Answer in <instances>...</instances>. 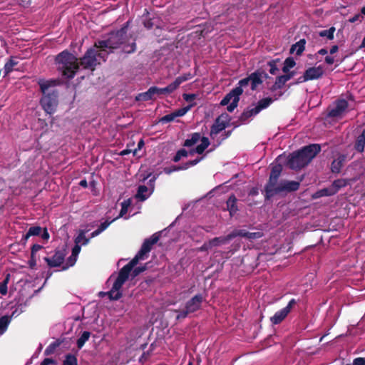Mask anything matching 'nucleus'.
<instances>
[{
	"instance_id": "9d476101",
	"label": "nucleus",
	"mask_w": 365,
	"mask_h": 365,
	"mask_svg": "<svg viewBox=\"0 0 365 365\" xmlns=\"http://www.w3.org/2000/svg\"><path fill=\"white\" fill-rule=\"evenodd\" d=\"M162 232V231L157 232L144 240L140 250H138V261L144 260L148 257V254L151 251L153 246L159 241Z\"/></svg>"
},
{
	"instance_id": "a211bd4d",
	"label": "nucleus",
	"mask_w": 365,
	"mask_h": 365,
	"mask_svg": "<svg viewBox=\"0 0 365 365\" xmlns=\"http://www.w3.org/2000/svg\"><path fill=\"white\" fill-rule=\"evenodd\" d=\"M304 73L307 75L308 81H313L322 78L324 73V71L322 66H319L317 67H310L307 68Z\"/></svg>"
},
{
	"instance_id": "1a4fd4ad",
	"label": "nucleus",
	"mask_w": 365,
	"mask_h": 365,
	"mask_svg": "<svg viewBox=\"0 0 365 365\" xmlns=\"http://www.w3.org/2000/svg\"><path fill=\"white\" fill-rule=\"evenodd\" d=\"M243 89L240 88H235L232 89L220 102L221 106H227V111L232 113L238 106L240 96L242 94Z\"/></svg>"
},
{
	"instance_id": "f257e3e1",
	"label": "nucleus",
	"mask_w": 365,
	"mask_h": 365,
	"mask_svg": "<svg viewBox=\"0 0 365 365\" xmlns=\"http://www.w3.org/2000/svg\"><path fill=\"white\" fill-rule=\"evenodd\" d=\"M129 24L130 21H128L120 29L110 32L107 38L96 41L95 46L108 53V55L115 49H120V53L125 55L134 53L137 36L128 33Z\"/></svg>"
},
{
	"instance_id": "603ef678",
	"label": "nucleus",
	"mask_w": 365,
	"mask_h": 365,
	"mask_svg": "<svg viewBox=\"0 0 365 365\" xmlns=\"http://www.w3.org/2000/svg\"><path fill=\"white\" fill-rule=\"evenodd\" d=\"M175 117L173 112L170 114L165 115L163 117H162L160 119V122H161L162 123H167L173 121L175 120Z\"/></svg>"
},
{
	"instance_id": "5701e85b",
	"label": "nucleus",
	"mask_w": 365,
	"mask_h": 365,
	"mask_svg": "<svg viewBox=\"0 0 365 365\" xmlns=\"http://www.w3.org/2000/svg\"><path fill=\"white\" fill-rule=\"evenodd\" d=\"M235 237V235L233 233L229 234L227 236L223 237H217L213 239L209 240L212 247H218L222 245H225L230 242L233 237Z\"/></svg>"
},
{
	"instance_id": "72a5a7b5",
	"label": "nucleus",
	"mask_w": 365,
	"mask_h": 365,
	"mask_svg": "<svg viewBox=\"0 0 365 365\" xmlns=\"http://www.w3.org/2000/svg\"><path fill=\"white\" fill-rule=\"evenodd\" d=\"M61 341L59 340H56L55 341L51 343L45 349L44 355L49 356L53 354L56 349L61 345Z\"/></svg>"
},
{
	"instance_id": "e2e57ef3",
	"label": "nucleus",
	"mask_w": 365,
	"mask_h": 365,
	"mask_svg": "<svg viewBox=\"0 0 365 365\" xmlns=\"http://www.w3.org/2000/svg\"><path fill=\"white\" fill-rule=\"evenodd\" d=\"M212 248L210 242H205L200 248L199 250L202 252L207 251L208 250Z\"/></svg>"
},
{
	"instance_id": "6ab92c4d",
	"label": "nucleus",
	"mask_w": 365,
	"mask_h": 365,
	"mask_svg": "<svg viewBox=\"0 0 365 365\" xmlns=\"http://www.w3.org/2000/svg\"><path fill=\"white\" fill-rule=\"evenodd\" d=\"M254 112V108L251 109L247 108L241 113L238 120L237 121L233 122L232 124L234 125L235 128L240 126V125L245 123L250 118L257 114V113Z\"/></svg>"
},
{
	"instance_id": "13d9d810",
	"label": "nucleus",
	"mask_w": 365,
	"mask_h": 365,
	"mask_svg": "<svg viewBox=\"0 0 365 365\" xmlns=\"http://www.w3.org/2000/svg\"><path fill=\"white\" fill-rule=\"evenodd\" d=\"M179 170H180L179 165H172L170 167H165L163 169L164 173L168 175L171 174L173 172L179 171Z\"/></svg>"
},
{
	"instance_id": "412c9836",
	"label": "nucleus",
	"mask_w": 365,
	"mask_h": 365,
	"mask_svg": "<svg viewBox=\"0 0 365 365\" xmlns=\"http://www.w3.org/2000/svg\"><path fill=\"white\" fill-rule=\"evenodd\" d=\"M346 156L344 154H340L336 159H334L331 165V170L333 173H339L344 163L346 160Z\"/></svg>"
},
{
	"instance_id": "0eeeda50",
	"label": "nucleus",
	"mask_w": 365,
	"mask_h": 365,
	"mask_svg": "<svg viewBox=\"0 0 365 365\" xmlns=\"http://www.w3.org/2000/svg\"><path fill=\"white\" fill-rule=\"evenodd\" d=\"M158 175L149 173L148 174L140 175L139 181L143 183L148 179L147 185H138V202H143L147 200L154 192L155 180Z\"/></svg>"
},
{
	"instance_id": "2f4dec72",
	"label": "nucleus",
	"mask_w": 365,
	"mask_h": 365,
	"mask_svg": "<svg viewBox=\"0 0 365 365\" xmlns=\"http://www.w3.org/2000/svg\"><path fill=\"white\" fill-rule=\"evenodd\" d=\"M155 94L153 89V86H151L146 92L138 93V101H149L155 99Z\"/></svg>"
},
{
	"instance_id": "c756f323",
	"label": "nucleus",
	"mask_w": 365,
	"mask_h": 365,
	"mask_svg": "<svg viewBox=\"0 0 365 365\" xmlns=\"http://www.w3.org/2000/svg\"><path fill=\"white\" fill-rule=\"evenodd\" d=\"M16 57L11 56L4 65V76L8 75L14 70V67L18 64Z\"/></svg>"
},
{
	"instance_id": "680f3d73",
	"label": "nucleus",
	"mask_w": 365,
	"mask_h": 365,
	"mask_svg": "<svg viewBox=\"0 0 365 365\" xmlns=\"http://www.w3.org/2000/svg\"><path fill=\"white\" fill-rule=\"evenodd\" d=\"M29 267L31 269L35 268V267L36 265V255H32L31 254V258H30V259L29 261Z\"/></svg>"
},
{
	"instance_id": "39448f33",
	"label": "nucleus",
	"mask_w": 365,
	"mask_h": 365,
	"mask_svg": "<svg viewBox=\"0 0 365 365\" xmlns=\"http://www.w3.org/2000/svg\"><path fill=\"white\" fill-rule=\"evenodd\" d=\"M55 61L62 76L68 79L75 76L80 66L78 58L67 50L59 53L56 56Z\"/></svg>"
},
{
	"instance_id": "6e6d98bb",
	"label": "nucleus",
	"mask_w": 365,
	"mask_h": 365,
	"mask_svg": "<svg viewBox=\"0 0 365 365\" xmlns=\"http://www.w3.org/2000/svg\"><path fill=\"white\" fill-rule=\"evenodd\" d=\"M250 83H251V80H250V76L249 75L247 78L241 79L238 82V86H237L236 88H242L243 87L248 86Z\"/></svg>"
},
{
	"instance_id": "423d86ee",
	"label": "nucleus",
	"mask_w": 365,
	"mask_h": 365,
	"mask_svg": "<svg viewBox=\"0 0 365 365\" xmlns=\"http://www.w3.org/2000/svg\"><path fill=\"white\" fill-rule=\"evenodd\" d=\"M108 57V53H106L102 49L95 46L88 48L84 55L78 58L79 66L85 70L93 71L96 66L105 62Z\"/></svg>"
},
{
	"instance_id": "cd10ccee",
	"label": "nucleus",
	"mask_w": 365,
	"mask_h": 365,
	"mask_svg": "<svg viewBox=\"0 0 365 365\" xmlns=\"http://www.w3.org/2000/svg\"><path fill=\"white\" fill-rule=\"evenodd\" d=\"M200 140L201 143L195 148L196 153L200 155L202 154L210 144V140L207 137H202Z\"/></svg>"
},
{
	"instance_id": "f8f14e48",
	"label": "nucleus",
	"mask_w": 365,
	"mask_h": 365,
	"mask_svg": "<svg viewBox=\"0 0 365 365\" xmlns=\"http://www.w3.org/2000/svg\"><path fill=\"white\" fill-rule=\"evenodd\" d=\"M297 304L295 299H292L287 304V305L283 309L277 311L273 317L270 318V321L272 324H280L291 312L292 307Z\"/></svg>"
},
{
	"instance_id": "f704fd0d",
	"label": "nucleus",
	"mask_w": 365,
	"mask_h": 365,
	"mask_svg": "<svg viewBox=\"0 0 365 365\" xmlns=\"http://www.w3.org/2000/svg\"><path fill=\"white\" fill-rule=\"evenodd\" d=\"M11 322V317L4 315L0 318V334H3Z\"/></svg>"
},
{
	"instance_id": "58836bf2",
	"label": "nucleus",
	"mask_w": 365,
	"mask_h": 365,
	"mask_svg": "<svg viewBox=\"0 0 365 365\" xmlns=\"http://www.w3.org/2000/svg\"><path fill=\"white\" fill-rule=\"evenodd\" d=\"M334 31L335 28L334 26H331L329 29L320 31L319 32V35L321 37H327L329 40H332L334 37Z\"/></svg>"
},
{
	"instance_id": "aec40b11",
	"label": "nucleus",
	"mask_w": 365,
	"mask_h": 365,
	"mask_svg": "<svg viewBox=\"0 0 365 365\" xmlns=\"http://www.w3.org/2000/svg\"><path fill=\"white\" fill-rule=\"evenodd\" d=\"M153 89L155 97L169 95L173 93L177 88L175 87V85L173 82L165 88H158L157 86H153Z\"/></svg>"
},
{
	"instance_id": "c85d7f7f",
	"label": "nucleus",
	"mask_w": 365,
	"mask_h": 365,
	"mask_svg": "<svg viewBox=\"0 0 365 365\" xmlns=\"http://www.w3.org/2000/svg\"><path fill=\"white\" fill-rule=\"evenodd\" d=\"M235 235V236L238 235V236H240L242 237H246L248 239H256V238H259L262 236V234L259 232H250L245 230H240Z\"/></svg>"
},
{
	"instance_id": "c9c22d12",
	"label": "nucleus",
	"mask_w": 365,
	"mask_h": 365,
	"mask_svg": "<svg viewBox=\"0 0 365 365\" xmlns=\"http://www.w3.org/2000/svg\"><path fill=\"white\" fill-rule=\"evenodd\" d=\"M131 202H132V200L130 198L125 200L122 202L121 210L120 211L118 217H116L115 219H118V217H121L127 213L128 207L130 206Z\"/></svg>"
},
{
	"instance_id": "4be33fe9",
	"label": "nucleus",
	"mask_w": 365,
	"mask_h": 365,
	"mask_svg": "<svg viewBox=\"0 0 365 365\" xmlns=\"http://www.w3.org/2000/svg\"><path fill=\"white\" fill-rule=\"evenodd\" d=\"M237 199L235 195H231L227 202V210L229 211L231 217L234 216L239 210L237 207Z\"/></svg>"
},
{
	"instance_id": "052dcab7",
	"label": "nucleus",
	"mask_w": 365,
	"mask_h": 365,
	"mask_svg": "<svg viewBox=\"0 0 365 365\" xmlns=\"http://www.w3.org/2000/svg\"><path fill=\"white\" fill-rule=\"evenodd\" d=\"M80 251H81V246L79 245V244H76L75 246L72 249L71 255H73V257H77Z\"/></svg>"
},
{
	"instance_id": "20e7f679",
	"label": "nucleus",
	"mask_w": 365,
	"mask_h": 365,
	"mask_svg": "<svg viewBox=\"0 0 365 365\" xmlns=\"http://www.w3.org/2000/svg\"><path fill=\"white\" fill-rule=\"evenodd\" d=\"M43 94L40 103L43 109L48 114H53L58 106V92L55 88V81L40 79L38 82Z\"/></svg>"
},
{
	"instance_id": "ea45409f",
	"label": "nucleus",
	"mask_w": 365,
	"mask_h": 365,
	"mask_svg": "<svg viewBox=\"0 0 365 365\" xmlns=\"http://www.w3.org/2000/svg\"><path fill=\"white\" fill-rule=\"evenodd\" d=\"M63 365H78L77 357L71 354H66Z\"/></svg>"
},
{
	"instance_id": "49530a36",
	"label": "nucleus",
	"mask_w": 365,
	"mask_h": 365,
	"mask_svg": "<svg viewBox=\"0 0 365 365\" xmlns=\"http://www.w3.org/2000/svg\"><path fill=\"white\" fill-rule=\"evenodd\" d=\"M188 155V151H187L185 149L182 148L177 151L175 155L173 158V161L175 163H178L180 160V159L184 157H187Z\"/></svg>"
},
{
	"instance_id": "bf43d9fd",
	"label": "nucleus",
	"mask_w": 365,
	"mask_h": 365,
	"mask_svg": "<svg viewBox=\"0 0 365 365\" xmlns=\"http://www.w3.org/2000/svg\"><path fill=\"white\" fill-rule=\"evenodd\" d=\"M43 247L41 245H38V244H34L32 247H31V254L32 255H36V253L41 250V249H43Z\"/></svg>"
},
{
	"instance_id": "4468645a",
	"label": "nucleus",
	"mask_w": 365,
	"mask_h": 365,
	"mask_svg": "<svg viewBox=\"0 0 365 365\" xmlns=\"http://www.w3.org/2000/svg\"><path fill=\"white\" fill-rule=\"evenodd\" d=\"M66 255V250L64 249L57 250L52 257H44V260L49 267H60L63 263Z\"/></svg>"
},
{
	"instance_id": "ddd939ff",
	"label": "nucleus",
	"mask_w": 365,
	"mask_h": 365,
	"mask_svg": "<svg viewBox=\"0 0 365 365\" xmlns=\"http://www.w3.org/2000/svg\"><path fill=\"white\" fill-rule=\"evenodd\" d=\"M278 179L272 176L269 177V180L266 183L264 189V198L266 200H270L274 196L278 195L279 184Z\"/></svg>"
},
{
	"instance_id": "c03bdc74",
	"label": "nucleus",
	"mask_w": 365,
	"mask_h": 365,
	"mask_svg": "<svg viewBox=\"0 0 365 365\" xmlns=\"http://www.w3.org/2000/svg\"><path fill=\"white\" fill-rule=\"evenodd\" d=\"M279 61V58L271 60L267 62V66L269 67V72L272 75H275L279 71V68L277 66V63Z\"/></svg>"
},
{
	"instance_id": "b1692460",
	"label": "nucleus",
	"mask_w": 365,
	"mask_h": 365,
	"mask_svg": "<svg viewBox=\"0 0 365 365\" xmlns=\"http://www.w3.org/2000/svg\"><path fill=\"white\" fill-rule=\"evenodd\" d=\"M273 101L274 100L271 97H267L259 100L254 108V113H257L258 114L261 110L268 108Z\"/></svg>"
},
{
	"instance_id": "f03ea898",
	"label": "nucleus",
	"mask_w": 365,
	"mask_h": 365,
	"mask_svg": "<svg viewBox=\"0 0 365 365\" xmlns=\"http://www.w3.org/2000/svg\"><path fill=\"white\" fill-rule=\"evenodd\" d=\"M321 151L319 144H310L293 152L289 156L287 165L292 170H299L306 167Z\"/></svg>"
},
{
	"instance_id": "3c124183",
	"label": "nucleus",
	"mask_w": 365,
	"mask_h": 365,
	"mask_svg": "<svg viewBox=\"0 0 365 365\" xmlns=\"http://www.w3.org/2000/svg\"><path fill=\"white\" fill-rule=\"evenodd\" d=\"M77 260V257H73V255H71L66 260V262L65 264L63 265L62 269L66 270L70 267H72L75 264Z\"/></svg>"
},
{
	"instance_id": "338daca9",
	"label": "nucleus",
	"mask_w": 365,
	"mask_h": 365,
	"mask_svg": "<svg viewBox=\"0 0 365 365\" xmlns=\"http://www.w3.org/2000/svg\"><path fill=\"white\" fill-rule=\"evenodd\" d=\"M56 361L54 359H50V358H46L44 359L42 362L41 363V365H49V364H55Z\"/></svg>"
},
{
	"instance_id": "f3484780",
	"label": "nucleus",
	"mask_w": 365,
	"mask_h": 365,
	"mask_svg": "<svg viewBox=\"0 0 365 365\" xmlns=\"http://www.w3.org/2000/svg\"><path fill=\"white\" fill-rule=\"evenodd\" d=\"M348 107V102L344 99L338 100L334 108L329 110L328 115L331 118L340 116Z\"/></svg>"
},
{
	"instance_id": "2eb2a0df",
	"label": "nucleus",
	"mask_w": 365,
	"mask_h": 365,
	"mask_svg": "<svg viewBox=\"0 0 365 365\" xmlns=\"http://www.w3.org/2000/svg\"><path fill=\"white\" fill-rule=\"evenodd\" d=\"M251 90L255 91L263 83L264 79L269 78L268 74L262 68L257 69L250 75Z\"/></svg>"
},
{
	"instance_id": "7c9ffc66",
	"label": "nucleus",
	"mask_w": 365,
	"mask_h": 365,
	"mask_svg": "<svg viewBox=\"0 0 365 365\" xmlns=\"http://www.w3.org/2000/svg\"><path fill=\"white\" fill-rule=\"evenodd\" d=\"M365 146V134L363 132L361 135H359L356 140L354 148L355 149L360 153L364 151Z\"/></svg>"
},
{
	"instance_id": "09e8293b",
	"label": "nucleus",
	"mask_w": 365,
	"mask_h": 365,
	"mask_svg": "<svg viewBox=\"0 0 365 365\" xmlns=\"http://www.w3.org/2000/svg\"><path fill=\"white\" fill-rule=\"evenodd\" d=\"M42 228L40 226L31 227L27 232V237L38 236L41 233Z\"/></svg>"
},
{
	"instance_id": "6e6552de",
	"label": "nucleus",
	"mask_w": 365,
	"mask_h": 365,
	"mask_svg": "<svg viewBox=\"0 0 365 365\" xmlns=\"http://www.w3.org/2000/svg\"><path fill=\"white\" fill-rule=\"evenodd\" d=\"M204 297L202 294H197L189 299L185 305V308L182 310H175L178 313L176 316L177 320L185 319L190 314L194 313L201 309Z\"/></svg>"
},
{
	"instance_id": "9b49d317",
	"label": "nucleus",
	"mask_w": 365,
	"mask_h": 365,
	"mask_svg": "<svg viewBox=\"0 0 365 365\" xmlns=\"http://www.w3.org/2000/svg\"><path fill=\"white\" fill-rule=\"evenodd\" d=\"M231 118L227 113H222L218 116L210 129V136L216 135L223 130H225L229 125Z\"/></svg>"
},
{
	"instance_id": "69168bd1",
	"label": "nucleus",
	"mask_w": 365,
	"mask_h": 365,
	"mask_svg": "<svg viewBox=\"0 0 365 365\" xmlns=\"http://www.w3.org/2000/svg\"><path fill=\"white\" fill-rule=\"evenodd\" d=\"M7 285L4 283L0 282V294L2 295H6L7 294Z\"/></svg>"
},
{
	"instance_id": "4d7b16f0",
	"label": "nucleus",
	"mask_w": 365,
	"mask_h": 365,
	"mask_svg": "<svg viewBox=\"0 0 365 365\" xmlns=\"http://www.w3.org/2000/svg\"><path fill=\"white\" fill-rule=\"evenodd\" d=\"M284 65L288 67L289 68H292L293 67L295 66L296 62L292 57H288L285 59Z\"/></svg>"
},
{
	"instance_id": "e433bc0d",
	"label": "nucleus",
	"mask_w": 365,
	"mask_h": 365,
	"mask_svg": "<svg viewBox=\"0 0 365 365\" xmlns=\"http://www.w3.org/2000/svg\"><path fill=\"white\" fill-rule=\"evenodd\" d=\"M192 77V76L190 73H185L182 76L177 77L173 83L175 85L176 88H178L181 83L189 79H191Z\"/></svg>"
},
{
	"instance_id": "5fc2aeb1",
	"label": "nucleus",
	"mask_w": 365,
	"mask_h": 365,
	"mask_svg": "<svg viewBox=\"0 0 365 365\" xmlns=\"http://www.w3.org/2000/svg\"><path fill=\"white\" fill-rule=\"evenodd\" d=\"M183 99L190 104L193 103L192 101L196 99L197 95L194 93H184L182 95Z\"/></svg>"
},
{
	"instance_id": "7ed1b4c3",
	"label": "nucleus",
	"mask_w": 365,
	"mask_h": 365,
	"mask_svg": "<svg viewBox=\"0 0 365 365\" xmlns=\"http://www.w3.org/2000/svg\"><path fill=\"white\" fill-rule=\"evenodd\" d=\"M137 264V255L128 262L123 266L119 271L118 276L115 277L111 289L107 292H101L100 296L108 295L110 300H118L122 297L120 291L123 284L128 280L130 272L133 271L135 275H137V269L134 268Z\"/></svg>"
},
{
	"instance_id": "393cba45",
	"label": "nucleus",
	"mask_w": 365,
	"mask_h": 365,
	"mask_svg": "<svg viewBox=\"0 0 365 365\" xmlns=\"http://www.w3.org/2000/svg\"><path fill=\"white\" fill-rule=\"evenodd\" d=\"M306 40L304 38L300 39L291 46L290 53H292L296 51L297 56H300L305 49Z\"/></svg>"
},
{
	"instance_id": "dca6fc26",
	"label": "nucleus",
	"mask_w": 365,
	"mask_h": 365,
	"mask_svg": "<svg viewBox=\"0 0 365 365\" xmlns=\"http://www.w3.org/2000/svg\"><path fill=\"white\" fill-rule=\"evenodd\" d=\"M299 186L300 183L297 181L282 180L279 183L278 194L297 191Z\"/></svg>"
},
{
	"instance_id": "79ce46f5",
	"label": "nucleus",
	"mask_w": 365,
	"mask_h": 365,
	"mask_svg": "<svg viewBox=\"0 0 365 365\" xmlns=\"http://www.w3.org/2000/svg\"><path fill=\"white\" fill-rule=\"evenodd\" d=\"M203 159V157H198L195 160H189L187 162H186L185 163H184L182 165H179L180 167V170H187L190 167H192V166H194L195 165H197L198 163H200L202 160Z\"/></svg>"
},
{
	"instance_id": "0e129e2a",
	"label": "nucleus",
	"mask_w": 365,
	"mask_h": 365,
	"mask_svg": "<svg viewBox=\"0 0 365 365\" xmlns=\"http://www.w3.org/2000/svg\"><path fill=\"white\" fill-rule=\"evenodd\" d=\"M354 365H365V358L358 357L354 359Z\"/></svg>"
},
{
	"instance_id": "a19ab883",
	"label": "nucleus",
	"mask_w": 365,
	"mask_h": 365,
	"mask_svg": "<svg viewBox=\"0 0 365 365\" xmlns=\"http://www.w3.org/2000/svg\"><path fill=\"white\" fill-rule=\"evenodd\" d=\"M203 159V157H198L195 160H189L187 162H186L185 163H184L182 165H179L180 167V170H187L190 167H192V166H194L195 165H197L198 163H200L202 160Z\"/></svg>"
},
{
	"instance_id": "774afa93",
	"label": "nucleus",
	"mask_w": 365,
	"mask_h": 365,
	"mask_svg": "<svg viewBox=\"0 0 365 365\" xmlns=\"http://www.w3.org/2000/svg\"><path fill=\"white\" fill-rule=\"evenodd\" d=\"M143 24L144 26L148 29H152L154 25L153 22L152 21V19L145 20L143 21Z\"/></svg>"
},
{
	"instance_id": "bb28decb",
	"label": "nucleus",
	"mask_w": 365,
	"mask_h": 365,
	"mask_svg": "<svg viewBox=\"0 0 365 365\" xmlns=\"http://www.w3.org/2000/svg\"><path fill=\"white\" fill-rule=\"evenodd\" d=\"M201 138L200 133H193L191 134L190 138H187L185 140L183 146L191 147L196 144Z\"/></svg>"
},
{
	"instance_id": "4c0bfd02",
	"label": "nucleus",
	"mask_w": 365,
	"mask_h": 365,
	"mask_svg": "<svg viewBox=\"0 0 365 365\" xmlns=\"http://www.w3.org/2000/svg\"><path fill=\"white\" fill-rule=\"evenodd\" d=\"M85 233L86 232L84 230H80L79 234L75 238V244L81 243L83 245H86L89 242V239L86 237Z\"/></svg>"
},
{
	"instance_id": "de8ad7c7",
	"label": "nucleus",
	"mask_w": 365,
	"mask_h": 365,
	"mask_svg": "<svg viewBox=\"0 0 365 365\" xmlns=\"http://www.w3.org/2000/svg\"><path fill=\"white\" fill-rule=\"evenodd\" d=\"M335 194V192L333 191V189L330 188H324L316 192V197H324V196H331Z\"/></svg>"
},
{
	"instance_id": "37998d69",
	"label": "nucleus",
	"mask_w": 365,
	"mask_h": 365,
	"mask_svg": "<svg viewBox=\"0 0 365 365\" xmlns=\"http://www.w3.org/2000/svg\"><path fill=\"white\" fill-rule=\"evenodd\" d=\"M282 171V166L281 164H277L272 167L269 176L279 179Z\"/></svg>"
},
{
	"instance_id": "8fccbe9b",
	"label": "nucleus",
	"mask_w": 365,
	"mask_h": 365,
	"mask_svg": "<svg viewBox=\"0 0 365 365\" xmlns=\"http://www.w3.org/2000/svg\"><path fill=\"white\" fill-rule=\"evenodd\" d=\"M346 182H345L344 180H342V179L336 180L333 182V184H332V185L334 188V190H333V191L335 192V193H336L338 192V190L340 188L346 186Z\"/></svg>"
},
{
	"instance_id": "473e14b6",
	"label": "nucleus",
	"mask_w": 365,
	"mask_h": 365,
	"mask_svg": "<svg viewBox=\"0 0 365 365\" xmlns=\"http://www.w3.org/2000/svg\"><path fill=\"white\" fill-rule=\"evenodd\" d=\"M91 336V333L88 331H85L82 333L81 336L77 339V347L80 349H81L85 343L89 339Z\"/></svg>"
},
{
	"instance_id": "864d4df0",
	"label": "nucleus",
	"mask_w": 365,
	"mask_h": 365,
	"mask_svg": "<svg viewBox=\"0 0 365 365\" xmlns=\"http://www.w3.org/2000/svg\"><path fill=\"white\" fill-rule=\"evenodd\" d=\"M115 219H113V220H106L105 222L101 223V225L98 226V227L97 228L101 232H103L104 230H106L108 226L115 220Z\"/></svg>"
},
{
	"instance_id": "a878e982",
	"label": "nucleus",
	"mask_w": 365,
	"mask_h": 365,
	"mask_svg": "<svg viewBox=\"0 0 365 365\" xmlns=\"http://www.w3.org/2000/svg\"><path fill=\"white\" fill-rule=\"evenodd\" d=\"M287 82V81L284 75L279 76L276 78L274 83L270 87L269 90L273 92L278 89H281L284 86Z\"/></svg>"
},
{
	"instance_id": "a18cd8bd",
	"label": "nucleus",
	"mask_w": 365,
	"mask_h": 365,
	"mask_svg": "<svg viewBox=\"0 0 365 365\" xmlns=\"http://www.w3.org/2000/svg\"><path fill=\"white\" fill-rule=\"evenodd\" d=\"M195 105V103H192V104H190L187 106H185V107H183V108H181L180 109L176 110L175 111L173 112V113L175 115V117L177 118V117L183 116Z\"/></svg>"
}]
</instances>
